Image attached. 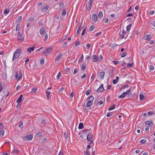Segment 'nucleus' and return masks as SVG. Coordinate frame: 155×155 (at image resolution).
<instances>
[{"instance_id":"42","label":"nucleus","mask_w":155,"mask_h":155,"mask_svg":"<svg viewBox=\"0 0 155 155\" xmlns=\"http://www.w3.org/2000/svg\"><path fill=\"white\" fill-rule=\"evenodd\" d=\"M18 150L16 149H14L13 151V153H15L17 154L18 153Z\"/></svg>"},{"instance_id":"6","label":"nucleus","mask_w":155,"mask_h":155,"mask_svg":"<svg viewBox=\"0 0 155 155\" xmlns=\"http://www.w3.org/2000/svg\"><path fill=\"white\" fill-rule=\"evenodd\" d=\"M92 20L93 22L94 23L97 21V17L96 14H94L93 15L92 17Z\"/></svg>"},{"instance_id":"22","label":"nucleus","mask_w":155,"mask_h":155,"mask_svg":"<svg viewBox=\"0 0 155 155\" xmlns=\"http://www.w3.org/2000/svg\"><path fill=\"white\" fill-rule=\"evenodd\" d=\"M93 104L92 102L88 101L86 104V106L87 107H90Z\"/></svg>"},{"instance_id":"3","label":"nucleus","mask_w":155,"mask_h":155,"mask_svg":"<svg viewBox=\"0 0 155 155\" xmlns=\"http://www.w3.org/2000/svg\"><path fill=\"white\" fill-rule=\"evenodd\" d=\"M53 50V49L52 48H47L45 50L43 51L42 53V55L47 56Z\"/></svg>"},{"instance_id":"55","label":"nucleus","mask_w":155,"mask_h":155,"mask_svg":"<svg viewBox=\"0 0 155 155\" xmlns=\"http://www.w3.org/2000/svg\"><path fill=\"white\" fill-rule=\"evenodd\" d=\"M37 135L38 137H40L41 136L42 134L41 132H38L37 134Z\"/></svg>"},{"instance_id":"15","label":"nucleus","mask_w":155,"mask_h":155,"mask_svg":"<svg viewBox=\"0 0 155 155\" xmlns=\"http://www.w3.org/2000/svg\"><path fill=\"white\" fill-rule=\"evenodd\" d=\"M49 7V6L48 5H46L42 8L41 10L42 12H46L47 11Z\"/></svg>"},{"instance_id":"14","label":"nucleus","mask_w":155,"mask_h":155,"mask_svg":"<svg viewBox=\"0 0 155 155\" xmlns=\"http://www.w3.org/2000/svg\"><path fill=\"white\" fill-rule=\"evenodd\" d=\"M86 62L87 61H85L82 65L81 69L82 70H85L86 68Z\"/></svg>"},{"instance_id":"46","label":"nucleus","mask_w":155,"mask_h":155,"mask_svg":"<svg viewBox=\"0 0 155 155\" xmlns=\"http://www.w3.org/2000/svg\"><path fill=\"white\" fill-rule=\"evenodd\" d=\"M66 14V11L65 10H64L62 12V15H65Z\"/></svg>"},{"instance_id":"35","label":"nucleus","mask_w":155,"mask_h":155,"mask_svg":"<svg viewBox=\"0 0 155 155\" xmlns=\"http://www.w3.org/2000/svg\"><path fill=\"white\" fill-rule=\"evenodd\" d=\"M140 100H143L144 99V96L142 94L140 95Z\"/></svg>"},{"instance_id":"48","label":"nucleus","mask_w":155,"mask_h":155,"mask_svg":"<svg viewBox=\"0 0 155 155\" xmlns=\"http://www.w3.org/2000/svg\"><path fill=\"white\" fill-rule=\"evenodd\" d=\"M90 129H84L82 130V131L84 133L89 131Z\"/></svg>"},{"instance_id":"40","label":"nucleus","mask_w":155,"mask_h":155,"mask_svg":"<svg viewBox=\"0 0 155 155\" xmlns=\"http://www.w3.org/2000/svg\"><path fill=\"white\" fill-rule=\"evenodd\" d=\"M117 46V45L115 43H113L112 44H111L110 45V46L112 47H114Z\"/></svg>"},{"instance_id":"45","label":"nucleus","mask_w":155,"mask_h":155,"mask_svg":"<svg viewBox=\"0 0 155 155\" xmlns=\"http://www.w3.org/2000/svg\"><path fill=\"white\" fill-rule=\"evenodd\" d=\"M20 124H19V128H22V126L23 125V123L22 122H20Z\"/></svg>"},{"instance_id":"21","label":"nucleus","mask_w":155,"mask_h":155,"mask_svg":"<svg viewBox=\"0 0 155 155\" xmlns=\"http://www.w3.org/2000/svg\"><path fill=\"white\" fill-rule=\"evenodd\" d=\"M84 127L83 124L82 123H81L79 125L78 129H82Z\"/></svg>"},{"instance_id":"52","label":"nucleus","mask_w":155,"mask_h":155,"mask_svg":"<svg viewBox=\"0 0 155 155\" xmlns=\"http://www.w3.org/2000/svg\"><path fill=\"white\" fill-rule=\"evenodd\" d=\"M90 92H91V91H90L89 90H88L86 92L85 94H86V95H88L90 94Z\"/></svg>"},{"instance_id":"29","label":"nucleus","mask_w":155,"mask_h":155,"mask_svg":"<svg viewBox=\"0 0 155 155\" xmlns=\"http://www.w3.org/2000/svg\"><path fill=\"white\" fill-rule=\"evenodd\" d=\"M95 28V27L94 26H91L90 27L89 30L90 31H92Z\"/></svg>"},{"instance_id":"32","label":"nucleus","mask_w":155,"mask_h":155,"mask_svg":"<svg viewBox=\"0 0 155 155\" xmlns=\"http://www.w3.org/2000/svg\"><path fill=\"white\" fill-rule=\"evenodd\" d=\"M103 16V13L101 12H100L98 15V17L99 18H101Z\"/></svg>"},{"instance_id":"59","label":"nucleus","mask_w":155,"mask_h":155,"mask_svg":"<svg viewBox=\"0 0 155 155\" xmlns=\"http://www.w3.org/2000/svg\"><path fill=\"white\" fill-rule=\"evenodd\" d=\"M73 96H74V93L73 92H72L70 95V97L71 98H72L73 97Z\"/></svg>"},{"instance_id":"51","label":"nucleus","mask_w":155,"mask_h":155,"mask_svg":"<svg viewBox=\"0 0 155 155\" xmlns=\"http://www.w3.org/2000/svg\"><path fill=\"white\" fill-rule=\"evenodd\" d=\"M79 25H80V26L77 30V31H78L79 32V31H80L81 30V29L80 28V27L82 26V24H80Z\"/></svg>"},{"instance_id":"57","label":"nucleus","mask_w":155,"mask_h":155,"mask_svg":"<svg viewBox=\"0 0 155 155\" xmlns=\"http://www.w3.org/2000/svg\"><path fill=\"white\" fill-rule=\"evenodd\" d=\"M117 82H118V81H117V80H113V84H115Z\"/></svg>"},{"instance_id":"4","label":"nucleus","mask_w":155,"mask_h":155,"mask_svg":"<svg viewBox=\"0 0 155 155\" xmlns=\"http://www.w3.org/2000/svg\"><path fill=\"white\" fill-rule=\"evenodd\" d=\"M33 137V135L32 134H30L28 136H25L24 138L25 140L28 141H29L31 140H32Z\"/></svg>"},{"instance_id":"27","label":"nucleus","mask_w":155,"mask_h":155,"mask_svg":"<svg viewBox=\"0 0 155 155\" xmlns=\"http://www.w3.org/2000/svg\"><path fill=\"white\" fill-rule=\"evenodd\" d=\"M50 92L49 91H46V96L48 100L49 99V96L50 94Z\"/></svg>"},{"instance_id":"5","label":"nucleus","mask_w":155,"mask_h":155,"mask_svg":"<svg viewBox=\"0 0 155 155\" xmlns=\"http://www.w3.org/2000/svg\"><path fill=\"white\" fill-rule=\"evenodd\" d=\"M104 90L103 84H101L97 90V92L98 93H101L103 92Z\"/></svg>"},{"instance_id":"63","label":"nucleus","mask_w":155,"mask_h":155,"mask_svg":"<svg viewBox=\"0 0 155 155\" xmlns=\"http://www.w3.org/2000/svg\"><path fill=\"white\" fill-rule=\"evenodd\" d=\"M151 24L154 27H155V21H153L151 22Z\"/></svg>"},{"instance_id":"61","label":"nucleus","mask_w":155,"mask_h":155,"mask_svg":"<svg viewBox=\"0 0 155 155\" xmlns=\"http://www.w3.org/2000/svg\"><path fill=\"white\" fill-rule=\"evenodd\" d=\"M77 72V69L76 68H75L74 70L73 73L74 74H75Z\"/></svg>"},{"instance_id":"13","label":"nucleus","mask_w":155,"mask_h":155,"mask_svg":"<svg viewBox=\"0 0 155 155\" xmlns=\"http://www.w3.org/2000/svg\"><path fill=\"white\" fill-rule=\"evenodd\" d=\"M23 97L22 95L21 94L20 95L18 99L16 101V102L18 104L20 103L21 101L22 97Z\"/></svg>"},{"instance_id":"1","label":"nucleus","mask_w":155,"mask_h":155,"mask_svg":"<svg viewBox=\"0 0 155 155\" xmlns=\"http://www.w3.org/2000/svg\"><path fill=\"white\" fill-rule=\"evenodd\" d=\"M131 91V89H130L127 91L126 92H123L121 95L118 97V98L120 99L124 98L126 96V94L128 95V97H132V94H129L130 92Z\"/></svg>"},{"instance_id":"18","label":"nucleus","mask_w":155,"mask_h":155,"mask_svg":"<svg viewBox=\"0 0 155 155\" xmlns=\"http://www.w3.org/2000/svg\"><path fill=\"white\" fill-rule=\"evenodd\" d=\"M45 31V28L42 27L40 30V33L41 35L43 34Z\"/></svg>"},{"instance_id":"47","label":"nucleus","mask_w":155,"mask_h":155,"mask_svg":"<svg viewBox=\"0 0 155 155\" xmlns=\"http://www.w3.org/2000/svg\"><path fill=\"white\" fill-rule=\"evenodd\" d=\"M103 59V57L102 56V55H100L99 56V57L98 58V60L99 61H101L102 59Z\"/></svg>"},{"instance_id":"44","label":"nucleus","mask_w":155,"mask_h":155,"mask_svg":"<svg viewBox=\"0 0 155 155\" xmlns=\"http://www.w3.org/2000/svg\"><path fill=\"white\" fill-rule=\"evenodd\" d=\"M3 89V87L2 85V83L0 82V92H1Z\"/></svg>"},{"instance_id":"50","label":"nucleus","mask_w":155,"mask_h":155,"mask_svg":"<svg viewBox=\"0 0 155 155\" xmlns=\"http://www.w3.org/2000/svg\"><path fill=\"white\" fill-rule=\"evenodd\" d=\"M80 42L79 41H77L75 44V46H78L80 44Z\"/></svg>"},{"instance_id":"2","label":"nucleus","mask_w":155,"mask_h":155,"mask_svg":"<svg viewBox=\"0 0 155 155\" xmlns=\"http://www.w3.org/2000/svg\"><path fill=\"white\" fill-rule=\"evenodd\" d=\"M21 51L20 49H17L16 50L15 53L14 54L12 58V61H14L20 55Z\"/></svg>"},{"instance_id":"36","label":"nucleus","mask_w":155,"mask_h":155,"mask_svg":"<svg viewBox=\"0 0 155 155\" xmlns=\"http://www.w3.org/2000/svg\"><path fill=\"white\" fill-rule=\"evenodd\" d=\"M61 75V73L59 72L57 76V79L58 80Z\"/></svg>"},{"instance_id":"31","label":"nucleus","mask_w":155,"mask_h":155,"mask_svg":"<svg viewBox=\"0 0 155 155\" xmlns=\"http://www.w3.org/2000/svg\"><path fill=\"white\" fill-rule=\"evenodd\" d=\"M4 134V131L3 130H0V136L2 137Z\"/></svg>"},{"instance_id":"24","label":"nucleus","mask_w":155,"mask_h":155,"mask_svg":"<svg viewBox=\"0 0 155 155\" xmlns=\"http://www.w3.org/2000/svg\"><path fill=\"white\" fill-rule=\"evenodd\" d=\"M88 4L87 5L88 7H87V9L90 10L92 7V3H88Z\"/></svg>"},{"instance_id":"37","label":"nucleus","mask_w":155,"mask_h":155,"mask_svg":"<svg viewBox=\"0 0 155 155\" xmlns=\"http://www.w3.org/2000/svg\"><path fill=\"white\" fill-rule=\"evenodd\" d=\"M83 54H82L81 56V57L79 58L78 62H80L83 59Z\"/></svg>"},{"instance_id":"58","label":"nucleus","mask_w":155,"mask_h":155,"mask_svg":"<svg viewBox=\"0 0 155 155\" xmlns=\"http://www.w3.org/2000/svg\"><path fill=\"white\" fill-rule=\"evenodd\" d=\"M90 44L89 43H88L87 45V46H86V48L87 49H88L90 48Z\"/></svg>"},{"instance_id":"43","label":"nucleus","mask_w":155,"mask_h":155,"mask_svg":"<svg viewBox=\"0 0 155 155\" xmlns=\"http://www.w3.org/2000/svg\"><path fill=\"white\" fill-rule=\"evenodd\" d=\"M146 142V140L145 139H142L140 141V142H141L142 143H145Z\"/></svg>"},{"instance_id":"28","label":"nucleus","mask_w":155,"mask_h":155,"mask_svg":"<svg viewBox=\"0 0 155 155\" xmlns=\"http://www.w3.org/2000/svg\"><path fill=\"white\" fill-rule=\"evenodd\" d=\"M85 155H90V152L89 150H86L84 152Z\"/></svg>"},{"instance_id":"64","label":"nucleus","mask_w":155,"mask_h":155,"mask_svg":"<svg viewBox=\"0 0 155 155\" xmlns=\"http://www.w3.org/2000/svg\"><path fill=\"white\" fill-rule=\"evenodd\" d=\"M120 37L121 39H123L124 38V35L122 33V34H120Z\"/></svg>"},{"instance_id":"56","label":"nucleus","mask_w":155,"mask_h":155,"mask_svg":"<svg viewBox=\"0 0 155 155\" xmlns=\"http://www.w3.org/2000/svg\"><path fill=\"white\" fill-rule=\"evenodd\" d=\"M64 7V4L63 3H61L60 4L59 6V8H63Z\"/></svg>"},{"instance_id":"60","label":"nucleus","mask_w":155,"mask_h":155,"mask_svg":"<svg viewBox=\"0 0 155 155\" xmlns=\"http://www.w3.org/2000/svg\"><path fill=\"white\" fill-rule=\"evenodd\" d=\"M9 12V11L5 9L4 11V13L5 14H7Z\"/></svg>"},{"instance_id":"19","label":"nucleus","mask_w":155,"mask_h":155,"mask_svg":"<svg viewBox=\"0 0 155 155\" xmlns=\"http://www.w3.org/2000/svg\"><path fill=\"white\" fill-rule=\"evenodd\" d=\"M87 100H89V101L92 102L94 100V97L92 96H90L88 98Z\"/></svg>"},{"instance_id":"16","label":"nucleus","mask_w":155,"mask_h":155,"mask_svg":"<svg viewBox=\"0 0 155 155\" xmlns=\"http://www.w3.org/2000/svg\"><path fill=\"white\" fill-rule=\"evenodd\" d=\"M62 56V54L61 53H60V54L58 56H57L55 59V61H58Z\"/></svg>"},{"instance_id":"11","label":"nucleus","mask_w":155,"mask_h":155,"mask_svg":"<svg viewBox=\"0 0 155 155\" xmlns=\"http://www.w3.org/2000/svg\"><path fill=\"white\" fill-rule=\"evenodd\" d=\"M151 37V35H146L143 36V39L145 40H148Z\"/></svg>"},{"instance_id":"54","label":"nucleus","mask_w":155,"mask_h":155,"mask_svg":"<svg viewBox=\"0 0 155 155\" xmlns=\"http://www.w3.org/2000/svg\"><path fill=\"white\" fill-rule=\"evenodd\" d=\"M38 24L40 26H43L44 24H43L42 21H40L38 23Z\"/></svg>"},{"instance_id":"10","label":"nucleus","mask_w":155,"mask_h":155,"mask_svg":"<svg viewBox=\"0 0 155 155\" xmlns=\"http://www.w3.org/2000/svg\"><path fill=\"white\" fill-rule=\"evenodd\" d=\"M35 48V46L33 47H29L28 48L27 51L29 53H31L32 51H33L34 50V48Z\"/></svg>"},{"instance_id":"30","label":"nucleus","mask_w":155,"mask_h":155,"mask_svg":"<svg viewBox=\"0 0 155 155\" xmlns=\"http://www.w3.org/2000/svg\"><path fill=\"white\" fill-rule=\"evenodd\" d=\"M37 88L36 87H33L31 90V92L35 93L37 91Z\"/></svg>"},{"instance_id":"8","label":"nucleus","mask_w":155,"mask_h":155,"mask_svg":"<svg viewBox=\"0 0 155 155\" xmlns=\"http://www.w3.org/2000/svg\"><path fill=\"white\" fill-rule=\"evenodd\" d=\"M92 61L94 62L98 61V58L96 55H93Z\"/></svg>"},{"instance_id":"7","label":"nucleus","mask_w":155,"mask_h":155,"mask_svg":"<svg viewBox=\"0 0 155 155\" xmlns=\"http://www.w3.org/2000/svg\"><path fill=\"white\" fill-rule=\"evenodd\" d=\"M16 76H15L16 78H16H18V81L21 79L22 78V74L21 73V71H19V77L18 76V72L17 71L16 73Z\"/></svg>"},{"instance_id":"20","label":"nucleus","mask_w":155,"mask_h":155,"mask_svg":"<svg viewBox=\"0 0 155 155\" xmlns=\"http://www.w3.org/2000/svg\"><path fill=\"white\" fill-rule=\"evenodd\" d=\"M108 73L109 74V77H112L113 76V74L114 73V71L113 70L111 71L110 70L108 71Z\"/></svg>"},{"instance_id":"53","label":"nucleus","mask_w":155,"mask_h":155,"mask_svg":"<svg viewBox=\"0 0 155 155\" xmlns=\"http://www.w3.org/2000/svg\"><path fill=\"white\" fill-rule=\"evenodd\" d=\"M86 31V29L85 28L82 31V32L81 34V36L84 35Z\"/></svg>"},{"instance_id":"9","label":"nucleus","mask_w":155,"mask_h":155,"mask_svg":"<svg viewBox=\"0 0 155 155\" xmlns=\"http://www.w3.org/2000/svg\"><path fill=\"white\" fill-rule=\"evenodd\" d=\"M93 138V136L91 134V133H89V134L87 137V141H90Z\"/></svg>"},{"instance_id":"62","label":"nucleus","mask_w":155,"mask_h":155,"mask_svg":"<svg viewBox=\"0 0 155 155\" xmlns=\"http://www.w3.org/2000/svg\"><path fill=\"white\" fill-rule=\"evenodd\" d=\"M91 148V146L88 145L87 146V148H86V150H88L90 149Z\"/></svg>"},{"instance_id":"33","label":"nucleus","mask_w":155,"mask_h":155,"mask_svg":"<svg viewBox=\"0 0 155 155\" xmlns=\"http://www.w3.org/2000/svg\"><path fill=\"white\" fill-rule=\"evenodd\" d=\"M133 63H128L127 65V67L128 68H131L133 66Z\"/></svg>"},{"instance_id":"38","label":"nucleus","mask_w":155,"mask_h":155,"mask_svg":"<svg viewBox=\"0 0 155 155\" xmlns=\"http://www.w3.org/2000/svg\"><path fill=\"white\" fill-rule=\"evenodd\" d=\"M64 136L65 139H67L68 138V134L66 132H65L64 133Z\"/></svg>"},{"instance_id":"49","label":"nucleus","mask_w":155,"mask_h":155,"mask_svg":"<svg viewBox=\"0 0 155 155\" xmlns=\"http://www.w3.org/2000/svg\"><path fill=\"white\" fill-rule=\"evenodd\" d=\"M44 59H41V61H40V63L41 64H44Z\"/></svg>"},{"instance_id":"39","label":"nucleus","mask_w":155,"mask_h":155,"mask_svg":"<svg viewBox=\"0 0 155 155\" xmlns=\"http://www.w3.org/2000/svg\"><path fill=\"white\" fill-rule=\"evenodd\" d=\"M126 55V54L125 52H124L122 53L121 55V57L123 58L125 57Z\"/></svg>"},{"instance_id":"12","label":"nucleus","mask_w":155,"mask_h":155,"mask_svg":"<svg viewBox=\"0 0 155 155\" xmlns=\"http://www.w3.org/2000/svg\"><path fill=\"white\" fill-rule=\"evenodd\" d=\"M145 123L149 125H150V126H152L153 125V123L150 120L146 121L145 122Z\"/></svg>"},{"instance_id":"26","label":"nucleus","mask_w":155,"mask_h":155,"mask_svg":"<svg viewBox=\"0 0 155 155\" xmlns=\"http://www.w3.org/2000/svg\"><path fill=\"white\" fill-rule=\"evenodd\" d=\"M132 25V24H130L128 25L127 27V31H129L131 29V26Z\"/></svg>"},{"instance_id":"41","label":"nucleus","mask_w":155,"mask_h":155,"mask_svg":"<svg viewBox=\"0 0 155 155\" xmlns=\"http://www.w3.org/2000/svg\"><path fill=\"white\" fill-rule=\"evenodd\" d=\"M154 114V112H151L149 111L148 113V115L149 116H151L152 115Z\"/></svg>"},{"instance_id":"25","label":"nucleus","mask_w":155,"mask_h":155,"mask_svg":"<svg viewBox=\"0 0 155 155\" xmlns=\"http://www.w3.org/2000/svg\"><path fill=\"white\" fill-rule=\"evenodd\" d=\"M115 107V104H113L112 106H111L108 109L109 110H111L113 109H114Z\"/></svg>"},{"instance_id":"17","label":"nucleus","mask_w":155,"mask_h":155,"mask_svg":"<svg viewBox=\"0 0 155 155\" xmlns=\"http://www.w3.org/2000/svg\"><path fill=\"white\" fill-rule=\"evenodd\" d=\"M104 72L102 71L100 73V74L99 75V76L100 78H101V79H102L104 77Z\"/></svg>"},{"instance_id":"23","label":"nucleus","mask_w":155,"mask_h":155,"mask_svg":"<svg viewBox=\"0 0 155 155\" xmlns=\"http://www.w3.org/2000/svg\"><path fill=\"white\" fill-rule=\"evenodd\" d=\"M18 37V39L19 40H21V41H23V40H24V38L23 36L21 35L20 36H19Z\"/></svg>"},{"instance_id":"34","label":"nucleus","mask_w":155,"mask_h":155,"mask_svg":"<svg viewBox=\"0 0 155 155\" xmlns=\"http://www.w3.org/2000/svg\"><path fill=\"white\" fill-rule=\"evenodd\" d=\"M20 27V25L19 24H17L16 25V29L15 30L16 31H18Z\"/></svg>"}]
</instances>
